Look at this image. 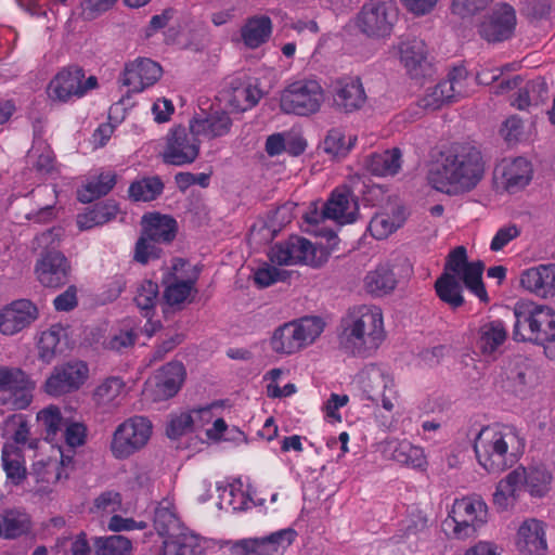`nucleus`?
<instances>
[{
    "label": "nucleus",
    "mask_w": 555,
    "mask_h": 555,
    "mask_svg": "<svg viewBox=\"0 0 555 555\" xmlns=\"http://www.w3.org/2000/svg\"><path fill=\"white\" fill-rule=\"evenodd\" d=\"M485 173L480 149L469 142H454L441 153L439 166L428 173V182L437 191L457 195L476 189Z\"/></svg>",
    "instance_id": "1"
},
{
    "label": "nucleus",
    "mask_w": 555,
    "mask_h": 555,
    "mask_svg": "<svg viewBox=\"0 0 555 555\" xmlns=\"http://www.w3.org/2000/svg\"><path fill=\"white\" fill-rule=\"evenodd\" d=\"M524 450V439L507 426H486L474 442L478 463L490 474H500L513 467Z\"/></svg>",
    "instance_id": "2"
},
{
    "label": "nucleus",
    "mask_w": 555,
    "mask_h": 555,
    "mask_svg": "<svg viewBox=\"0 0 555 555\" xmlns=\"http://www.w3.org/2000/svg\"><path fill=\"white\" fill-rule=\"evenodd\" d=\"M515 317L514 338L543 345L546 356L555 358V345L545 346L555 343V311L548 306L524 302L516 306Z\"/></svg>",
    "instance_id": "3"
},
{
    "label": "nucleus",
    "mask_w": 555,
    "mask_h": 555,
    "mask_svg": "<svg viewBox=\"0 0 555 555\" xmlns=\"http://www.w3.org/2000/svg\"><path fill=\"white\" fill-rule=\"evenodd\" d=\"M141 235L135 243L134 260L146 264L151 259H158L163 249L159 244H170L177 235V220L160 212H147L141 219Z\"/></svg>",
    "instance_id": "4"
},
{
    "label": "nucleus",
    "mask_w": 555,
    "mask_h": 555,
    "mask_svg": "<svg viewBox=\"0 0 555 555\" xmlns=\"http://www.w3.org/2000/svg\"><path fill=\"white\" fill-rule=\"evenodd\" d=\"M384 339L382 314L366 310L345 328L340 337L341 349L354 357H369Z\"/></svg>",
    "instance_id": "5"
},
{
    "label": "nucleus",
    "mask_w": 555,
    "mask_h": 555,
    "mask_svg": "<svg viewBox=\"0 0 555 555\" xmlns=\"http://www.w3.org/2000/svg\"><path fill=\"white\" fill-rule=\"evenodd\" d=\"M323 330L321 318L305 317L279 326L271 338V347L278 353L292 354L312 344Z\"/></svg>",
    "instance_id": "6"
},
{
    "label": "nucleus",
    "mask_w": 555,
    "mask_h": 555,
    "mask_svg": "<svg viewBox=\"0 0 555 555\" xmlns=\"http://www.w3.org/2000/svg\"><path fill=\"white\" fill-rule=\"evenodd\" d=\"M324 102L321 85L313 79H301L289 83L280 96V108L285 114L308 117L317 114Z\"/></svg>",
    "instance_id": "7"
},
{
    "label": "nucleus",
    "mask_w": 555,
    "mask_h": 555,
    "mask_svg": "<svg viewBox=\"0 0 555 555\" xmlns=\"http://www.w3.org/2000/svg\"><path fill=\"white\" fill-rule=\"evenodd\" d=\"M444 525H453L452 535L464 540L473 537L488 520L487 504L479 498L465 496L456 499Z\"/></svg>",
    "instance_id": "8"
},
{
    "label": "nucleus",
    "mask_w": 555,
    "mask_h": 555,
    "mask_svg": "<svg viewBox=\"0 0 555 555\" xmlns=\"http://www.w3.org/2000/svg\"><path fill=\"white\" fill-rule=\"evenodd\" d=\"M83 79L85 70L82 67L69 65L62 68L48 85L49 99L54 102L66 103L73 98L83 96L89 90L98 87L95 76H90L85 81Z\"/></svg>",
    "instance_id": "9"
},
{
    "label": "nucleus",
    "mask_w": 555,
    "mask_h": 555,
    "mask_svg": "<svg viewBox=\"0 0 555 555\" xmlns=\"http://www.w3.org/2000/svg\"><path fill=\"white\" fill-rule=\"evenodd\" d=\"M152 423L147 417L134 416L121 423L114 431L111 451L116 459H127L150 440Z\"/></svg>",
    "instance_id": "10"
},
{
    "label": "nucleus",
    "mask_w": 555,
    "mask_h": 555,
    "mask_svg": "<svg viewBox=\"0 0 555 555\" xmlns=\"http://www.w3.org/2000/svg\"><path fill=\"white\" fill-rule=\"evenodd\" d=\"M350 196L351 192L347 188L334 191L321 211L318 210L317 204L311 203L308 211L304 215V219L309 225L308 229L319 228L326 219L336 220L340 224L354 222L357 220L358 202L352 199L354 209L347 211Z\"/></svg>",
    "instance_id": "11"
},
{
    "label": "nucleus",
    "mask_w": 555,
    "mask_h": 555,
    "mask_svg": "<svg viewBox=\"0 0 555 555\" xmlns=\"http://www.w3.org/2000/svg\"><path fill=\"white\" fill-rule=\"evenodd\" d=\"M398 21V9L392 2H370L362 7L358 25L370 37H387Z\"/></svg>",
    "instance_id": "12"
},
{
    "label": "nucleus",
    "mask_w": 555,
    "mask_h": 555,
    "mask_svg": "<svg viewBox=\"0 0 555 555\" xmlns=\"http://www.w3.org/2000/svg\"><path fill=\"white\" fill-rule=\"evenodd\" d=\"M89 367L86 362L75 360L54 366L44 383V391L53 397L77 391L88 379Z\"/></svg>",
    "instance_id": "13"
},
{
    "label": "nucleus",
    "mask_w": 555,
    "mask_h": 555,
    "mask_svg": "<svg viewBox=\"0 0 555 555\" xmlns=\"http://www.w3.org/2000/svg\"><path fill=\"white\" fill-rule=\"evenodd\" d=\"M72 266L64 254L54 248H46L35 266L38 282L48 288H60L69 281Z\"/></svg>",
    "instance_id": "14"
},
{
    "label": "nucleus",
    "mask_w": 555,
    "mask_h": 555,
    "mask_svg": "<svg viewBox=\"0 0 555 555\" xmlns=\"http://www.w3.org/2000/svg\"><path fill=\"white\" fill-rule=\"evenodd\" d=\"M39 315V308L30 299H15L0 310V333L16 335L30 327Z\"/></svg>",
    "instance_id": "15"
},
{
    "label": "nucleus",
    "mask_w": 555,
    "mask_h": 555,
    "mask_svg": "<svg viewBox=\"0 0 555 555\" xmlns=\"http://www.w3.org/2000/svg\"><path fill=\"white\" fill-rule=\"evenodd\" d=\"M297 533L287 528L262 538H250L237 541L234 548L238 555H281L289 546Z\"/></svg>",
    "instance_id": "16"
},
{
    "label": "nucleus",
    "mask_w": 555,
    "mask_h": 555,
    "mask_svg": "<svg viewBox=\"0 0 555 555\" xmlns=\"http://www.w3.org/2000/svg\"><path fill=\"white\" fill-rule=\"evenodd\" d=\"M516 27V13L508 3L498 4L479 25L481 38L488 42H502L509 39Z\"/></svg>",
    "instance_id": "17"
},
{
    "label": "nucleus",
    "mask_w": 555,
    "mask_h": 555,
    "mask_svg": "<svg viewBox=\"0 0 555 555\" xmlns=\"http://www.w3.org/2000/svg\"><path fill=\"white\" fill-rule=\"evenodd\" d=\"M332 107L340 114H352L366 103V93L360 78H341L331 87Z\"/></svg>",
    "instance_id": "18"
},
{
    "label": "nucleus",
    "mask_w": 555,
    "mask_h": 555,
    "mask_svg": "<svg viewBox=\"0 0 555 555\" xmlns=\"http://www.w3.org/2000/svg\"><path fill=\"white\" fill-rule=\"evenodd\" d=\"M199 153L197 135L188 133L182 126L176 127L168 135L166 150L163 154L164 163L182 166L193 163Z\"/></svg>",
    "instance_id": "19"
},
{
    "label": "nucleus",
    "mask_w": 555,
    "mask_h": 555,
    "mask_svg": "<svg viewBox=\"0 0 555 555\" xmlns=\"http://www.w3.org/2000/svg\"><path fill=\"white\" fill-rule=\"evenodd\" d=\"M400 59L409 75L414 79L431 75V64L427 59V48L424 40L411 38L399 46Z\"/></svg>",
    "instance_id": "20"
},
{
    "label": "nucleus",
    "mask_w": 555,
    "mask_h": 555,
    "mask_svg": "<svg viewBox=\"0 0 555 555\" xmlns=\"http://www.w3.org/2000/svg\"><path fill=\"white\" fill-rule=\"evenodd\" d=\"M232 127V119L225 111L203 112L190 120V131L194 135H202L209 140L228 134Z\"/></svg>",
    "instance_id": "21"
},
{
    "label": "nucleus",
    "mask_w": 555,
    "mask_h": 555,
    "mask_svg": "<svg viewBox=\"0 0 555 555\" xmlns=\"http://www.w3.org/2000/svg\"><path fill=\"white\" fill-rule=\"evenodd\" d=\"M520 284L539 297L555 296V263L540 264L526 270L521 274Z\"/></svg>",
    "instance_id": "22"
},
{
    "label": "nucleus",
    "mask_w": 555,
    "mask_h": 555,
    "mask_svg": "<svg viewBox=\"0 0 555 555\" xmlns=\"http://www.w3.org/2000/svg\"><path fill=\"white\" fill-rule=\"evenodd\" d=\"M544 522L530 518L525 520L517 532V547L527 555H543L547 548Z\"/></svg>",
    "instance_id": "23"
},
{
    "label": "nucleus",
    "mask_w": 555,
    "mask_h": 555,
    "mask_svg": "<svg viewBox=\"0 0 555 555\" xmlns=\"http://www.w3.org/2000/svg\"><path fill=\"white\" fill-rule=\"evenodd\" d=\"M162 67L151 59H141L127 66L124 72L122 85L132 86V90L140 92L154 85L162 76Z\"/></svg>",
    "instance_id": "24"
},
{
    "label": "nucleus",
    "mask_w": 555,
    "mask_h": 555,
    "mask_svg": "<svg viewBox=\"0 0 555 555\" xmlns=\"http://www.w3.org/2000/svg\"><path fill=\"white\" fill-rule=\"evenodd\" d=\"M185 377V370L181 362L165 364L155 375L154 400H166L178 393Z\"/></svg>",
    "instance_id": "25"
},
{
    "label": "nucleus",
    "mask_w": 555,
    "mask_h": 555,
    "mask_svg": "<svg viewBox=\"0 0 555 555\" xmlns=\"http://www.w3.org/2000/svg\"><path fill=\"white\" fill-rule=\"evenodd\" d=\"M495 172H501L502 182L509 193L525 188L531 180V164L524 157L503 163Z\"/></svg>",
    "instance_id": "26"
},
{
    "label": "nucleus",
    "mask_w": 555,
    "mask_h": 555,
    "mask_svg": "<svg viewBox=\"0 0 555 555\" xmlns=\"http://www.w3.org/2000/svg\"><path fill=\"white\" fill-rule=\"evenodd\" d=\"M397 278L392 266L383 263L375 270L367 272L364 278V288L373 296H384L391 293L397 286Z\"/></svg>",
    "instance_id": "27"
},
{
    "label": "nucleus",
    "mask_w": 555,
    "mask_h": 555,
    "mask_svg": "<svg viewBox=\"0 0 555 555\" xmlns=\"http://www.w3.org/2000/svg\"><path fill=\"white\" fill-rule=\"evenodd\" d=\"M366 169L374 176H393L401 168V151L398 147L374 153L365 160Z\"/></svg>",
    "instance_id": "28"
},
{
    "label": "nucleus",
    "mask_w": 555,
    "mask_h": 555,
    "mask_svg": "<svg viewBox=\"0 0 555 555\" xmlns=\"http://www.w3.org/2000/svg\"><path fill=\"white\" fill-rule=\"evenodd\" d=\"M271 33L272 22L270 17L266 15L247 20L241 30L244 43L250 49H256L267 42Z\"/></svg>",
    "instance_id": "29"
},
{
    "label": "nucleus",
    "mask_w": 555,
    "mask_h": 555,
    "mask_svg": "<svg viewBox=\"0 0 555 555\" xmlns=\"http://www.w3.org/2000/svg\"><path fill=\"white\" fill-rule=\"evenodd\" d=\"M118 212V205L112 201H103L94 204L92 208L77 217V224L80 230H89L113 220Z\"/></svg>",
    "instance_id": "30"
},
{
    "label": "nucleus",
    "mask_w": 555,
    "mask_h": 555,
    "mask_svg": "<svg viewBox=\"0 0 555 555\" xmlns=\"http://www.w3.org/2000/svg\"><path fill=\"white\" fill-rule=\"evenodd\" d=\"M506 337L503 322L490 321L479 327L477 347L482 354H492L506 340Z\"/></svg>",
    "instance_id": "31"
},
{
    "label": "nucleus",
    "mask_w": 555,
    "mask_h": 555,
    "mask_svg": "<svg viewBox=\"0 0 555 555\" xmlns=\"http://www.w3.org/2000/svg\"><path fill=\"white\" fill-rule=\"evenodd\" d=\"M435 289L439 299L453 309L463 306L465 302L462 295L463 285L455 276L442 273L435 282Z\"/></svg>",
    "instance_id": "32"
},
{
    "label": "nucleus",
    "mask_w": 555,
    "mask_h": 555,
    "mask_svg": "<svg viewBox=\"0 0 555 555\" xmlns=\"http://www.w3.org/2000/svg\"><path fill=\"white\" fill-rule=\"evenodd\" d=\"M485 263L481 260L469 262L464 270L457 275L461 283L465 285L480 301L488 302L489 297L482 282V273Z\"/></svg>",
    "instance_id": "33"
},
{
    "label": "nucleus",
    "mask_w": 555,
    "mask_h": 555,
    "mask_svg": "<svg viewBox=\"0 0 555 555\" xmlns=\"http://www.w3.org/2000/svg\"><path fill=\"white\" fill-rule=\"evenodd\" d=\"M164 182L158 176L144 177L133 181L129 186V197L134 202H151L164 191Z\"/></svg>",
    "instance_id": "34"
},
{
    "label": "nucleus",
    "mask_w": 555,
    "mask_h": 555,
    "mask_svg": "<svg viewBox=\"0 0 555 555\" xmlns=\"http://www.w3.org/2000/svg\"><path fill=\"white\" fill-rule=\"evenodd\" d=\"M363 387L369 399L377 401L379 393L392 386V379L375 364L367 365L363 371Z\"/></svg>",
    "instance_id": "35"
},
{
    "label": "nucleus",
    "mask_w": 555,
    "mask_h": 555,
    "mask_svg": "<svg viewBox=\"0 0 555 555\" xmlns=\"http://www.w3.org/2000/svg\"><path fill=\"white\" fill-rule=\"evenodd\" d=\"M22 451L14 444L5 443L2 449V463L7 477L14 483L20 485L26 478V468L22 462Z\"/></svg>",
    "instance_id": "36"
},
{
    "label": "nucleus",
    "mask_w": 555,
    "mask_h": 555,
    "mask_svg": "<svg viewBox=\"0 0 555 555\" xmlns=\"http://www.w3.org/2000/svg\"><path fill=\"white\" fill-rule=\"evenodd\" d=\"M94 555H131L132 542L124 535L98 537L93 542Z\"/></svg>",
    "instance_id": "37"
},
{
    "label": "nucleus",
    "mask_w": 555,
    "mask_h": 555,
    "mask_svg": "<svg viewBox=\"0 0 555 555\" xmlns=\"http://www.w3.org/2000/svg\"><path fill=\"white\" fill-rule=\"evenodd\" d=\"M552 474L544 466L530 467L525 470V486L535 498L544 496L551 489Z\"/></svg>",
    "instance_id": "38"
},
{
    "label": "nucleus",
    "mask_w": 555,
    "mask_h": 555,
    "mask_svg": "<svg viewBox=\"0 0 555 555\" xmlns=\"http://www.w3.org/2000/svg\"><path fill=\"white\" fill-rule=\"evenodd\" d=\"M117 176L115 173H101L96 180L89 182L82 191L78 192L81 203H91L96 198L107 195L115 186Z\"/></svg>",
    "instance_id": "39"
},
{
    "label": "nucleus",
    "mask_w": 555,
    "mask_h": 555,
    "mask_svg": "<svg viewBox=\"0 0 555 555\" xmlns=\"http://www.w3.org/2000/svg\"><path fill=\"white\" fill-rule=\"evenodd\" d=\"M293 264L315 263L317 249L310 241L305 237L293 235L286 241Z\"/></svg>",
    "instance_id": "40"
},
{
    "label": "nucleus",
    "mask_w": 555,
    "mask_h": 555,
    "mask_svg": "<svg viewBox=\"0 0 555 555\" xmlns=\"http://www.w3.org/2000/svg\"><path fill=\"white\" fill-rule=\"evenodd\" d=\"M392 459L402 465L411 466L413 468H422L426 465V457L423 449L406 441L400 442L395 448L392 451Z\"/></svg>",
    "instance_id": "41"
},
{
    "label": "nucleus",
    "mask_w": 555,
    "mask_h": 555,
    "mask_svg": "<svg viewBox=\"0 0 555 555\" xmlns=\"http://www.w3.org/2000/svg\"><path fill=\"white\" fill-rule=\"evenodd\" d=\"M2 535L5 539H15L30 530V520L26 514L10 511L2 520Z\"/></svg>",
    "instance_id": "42"
},
{
    "label": "nucleus",
    "mask_w": 555,
    "mask_h": 555,
    "mask_svg": "<svg viewBox=\"0 0 555 555\" xmlns=\"http://www.w3.org/2000/svg\"><path fill=\"white\" fill-rule=\"evenodd\" d=\"M356 141V137H349L346 141V137L340 129H331L323 141V149L330 155L346 156Z\"/></svg>",
    "instance_id": "43"
},
{
    "label": "nucleus",
    "mask_w": 555,
    "mask_h": 555,
    "mask_svg": "<svg viewBox=\"0 0 555 555\" xmlns=\"http://www.w3.org/2000/svg\"><path fill=\"white\" fill-rule=\"evenodd\" d=\"M158 285L152 280L143 281L138 287L134 301L138 308L144 311V317H149L153 312L158 299Z\"/></svg>",
    "instance_id": "44"
},
{
    "label": "nucleus",
    "mask_w": 555,
    "mask_h": 555,
    "mask_svg": "<svg viewBox=\"0 0 555 555\" xmlns=\"http://www.w3.org/2000/svg\"><path fill=\"white\" fill-rule=\"evenodd\" d=\"M138 336V332L133 327L125 325L113 333L104 346L108 350L124 352L134 346Z\"/></svg>",
    "instance_id": "45"
},
{
    "label": "nucleus",
    "mask_w": 555,
    "mask_h": 555,
    "mask_svg": "<svg viewBox=\"0 0 555 555\" xmlns=\"http://www.w3.org/2000/svg\"><path fill=\"white\" fill-rule=\"evenodd\" d=\"M259 100L260 91L249 85L234 88L233 95L229 100V103L236 111L245 112L254 107Z\"/></svg>",
    "instance_id": "46"
},
{
    "label": "nucleus",
    "mask_w": 555,
    "mask_h": 555,
    "mask_svg": "<svg viewBox=\"0 0 555 555\" xmlns=\"http://www.w3.org/2000/svg\"><path fill=\"white\" fill-rule=\"evenodd\" d=\"M37 420L39 424L46 430V439H53L57 431L61 429L63 417L61 411L57 406L50 405L43 410H41Z\"/></svg>",
    "instance_id": "47"
},
{
    "label": "nucleus",
    "mask_w": 555,
    "mask_h": 555,
    "mask_svg": "<svg viewBox=\"0 0 555 555\" xmlns=\"http://www.w3.org/2000/svg\"><path fill=\"white\" fill-rule=\"evenodd\" d=\"M35 389V383L29 382V385L18 386L13 392L8 396H1L0 402L2 404H9L11 410H24L28 408L33 401V391Z\"/></svg>",
    "instance_id": "48"
},
{
    "label": "nucleus",
    "mask_w": 555,
    "mask_h": 555,
    "mask_svg": "<svg viewBox=\"0 0 555 555\" xmlns=\"http://www.w3.org/2000/svg\"><path fill=\"white\" fill-rule=\"evenodd\" d=\"M196 273L193 279L185 281H177L165 288L164 298L169 306L182 304L190 295L195 281L197 279Z\"/></svg>",
    "instance_id": "49"
},
{
    "label": "nucleus",
    "mask_w": 555,
    "mask_h": 555,
    "mask_svg": "<svg viewBox=\"0 0 555 555\" xmlns=\"http://www.w3.org/2000/svg\"><path fill=\"white\" fill-rule=\"evenodd\" d=\"M60 336L54 330L46 331L41 334L38 341V357L46 363H50L59 349Z\"/></svg>",
    "instance_id": "50"
},
{
    "label": "nucleus",
    "mask_w": 555,
    "mask_h": 555,
    "mask_svg": "<svg viewBox=\"0 0 555 555\" xmlns=\"http://www.w3.org/2000/svg\"><path fill=\"white\" fill-rule=\"evenodd\" d=\"M289 275L291 273L286 270L267 264L255 272L254 280L259 287H268L278 281H286Z\"/></svg>",
    "instance_id": "51"
},
{
    "label": "nucleus",
    "mask_w": 555,
    "mask_h": 555,
    "mask_svg": "<svg viewBox=\"0 0 555 555\" xmlns=\"http://www.w3.org/2000/svg\"><path fill=\"white\" fill-rule=\"evenodd\" d=\"M468 263L466 248L457 246L447 256L442 273L457 278Z\"/></svg>",
    "instance_id": "52"
},
{
    "label": "nucleus",
    "mask_w": 555,
    "mask_h": 555,
    "mask_svg": "<svg viewBox=\"0 0 555 555\" xmlns=\"http://www.w3.org/2000/svg\"><path fill=\"white\" fill-rule=\"evenodd\" d=\"M194 425V415L181 413L180 415H176L170 420L166 433L170 439H177L180 436L192 431Z\"/></svg>",
    "instance_id": "53"
},
{
    "label": "nucleus",
    "mask_w": 555,
    "mask_h": 555,
    "mask_svg": "<svg viewBox=\"0 0 555 555\" xmlns=\"http://www.w3.org/2000/svg\"><path fill=\"white\" fill-rule=\"evenodd\" d=\"M396 229L397 224L387 214H376L369 223L371 234L377 240L386 238Z\"/></svg>",
    "instance_id": "54"
},
{
    "label": "nucleus",
    "mask_w": 555,
    "mask_h": 555,
    "mask_svg": "<svg viewBox=\"0 0 555 555\" xmlns=\"http://www.w3.org/2000/svg\"><path fill=\"white\" fill-rule=\"evenodd\" d=\"M117 0H81V17L85 21H93L114 7Z\"/></svg>",
    "instance_id": "55"
},
{
    "label": "nucleus",
    "mask_w": 555,
    "mask_h": 555,
    "mask_svg": "<svg viewBox=\"0 0 555 555\" xmlns=\"http://www.w3.org/2000/svg\"><path fill=\"white\" fill-rule=\"evenodd\" d=\"M177 521L175 513L169 506L159 505L155 508L154 513V528L162 537L169 533L171 527Z\"/></svg>",
    "instance_id": "56"
},
{
    "label": "nucleus",
    "mask_w": 555,
    "mask_h": 555,
    "mask_svg": "<svg viewBox=\"0 0 555 555\" xmlns=\"http://www.w3.org/2000/svg\"><path fill=\"white\" fill-rule=\"evenodd\" d=\"M493 0H453L452 12L461 17H468L485 10Z\"/></svg>",
    "instance_id": "57"
},
{
    "label": "nucleus",
    "mask_w": 555,
    "mask_h": 555,
    "mask_svg": "<svg viewBox=\"0 0 555 555\" xmlns=\"http://www.w3.org/2000/svg\"><path fill=\"white\" fill-rule=\"evenodd\" d=\"M4 430H14L12 438L16 443H25L27 440V422L23 418L22 415L13 414L9 416L4 422Z\"/></svg>",
    "instance_id": "58"
},
{
    "label": "nucleus",
    "mask_w": 555,
    "mask_h": 555,
    "mask_svg": "<svg viewBox=\"0 0 555 555\" xmlns=\"http://www.w3.org/2000/svg\"><path fill=\"white\" fill-rule=\"evenodd\" d=\"M520 229L516 224H509L499 229L491 241L490 248L492 251L503 249L511 241L518 237Z\"/></svg>",
    "instance_id": "59"
},
{
    "label": "nucleus",
    "mask_w": 555,
    "mask_h": 555,
    "mask_svg": "<svg viewBox=\"0 0 555 555\" xmlns=\"http://www.w3.org/2000/svg\"><path fill=\"white\" fill-rule=\"evenodd\" d=\"M120 388L121 382L119 378H107L95 388L94 397L101 402L111 401L119 393Z\"/></svg>",
    "instance_id": "60"
},
{
    "label": "nucleus",
    "mask_w": 555,
    "mask_h": 555,
    "mask_svg": "<svg viewBox=\"0 0 555 555\" xmlns=\"http://www.w3.org/2000/svg\"><path fill=\"white\" fill-rule=\"evenodd\" d=\"M78 305L77 288L75 285H69L65 292L57 295L53 300V306L56 311H70Z\"/></svg>",
    "instance_id": "61"
},
{
    "label": "nucleus",
    "mask_w": 555,
    "mask_h": 555,
    "mask_svg": "<svg viewBox=\"0 0 555 555\" xmlns=\"http://www.w3.org/2000/svg\"><path fill=\"white\" fill-rule=\"evenodd\" d=\"M525 86L529 92L533 105H539L546 101L548 88L544 78L537 77L535 79L528 81Z\"/></svg>",
    "instance_id": "62"
},
{
    "label": "nucleus",
    "mask_w": 555,
    "mask_h": 555,
    "mask_svg": "<svg viewBox=\"0 0 555 555\" xmlns=\"http://www.w3.org/2000/svg\"><path fill=\"white\" fill-rule=\"evenodd\" d=\"M86 437L87 427L82 423H72L65 429V441L73 449L82 446Z\"/></svg>",
    "instance_id": "63"
},
{
    "label": "nucleus",
    "mask_w": 555,
    "mask_h": 555,
    "mask_svg": "<svg viewBox=\"0 0 555 555\" xmlns=\"http://www.w3.org/2000/svg\"><path fill=\"white\" fill-rule=\"evenodd\" d=\"M421 103L424 108L436 111L443 104L450 103V95H443V90H440L439 83H437L433 91L421 100Z\"/></svg>",
    "instance_id": "64"
}]
</instances>
